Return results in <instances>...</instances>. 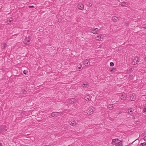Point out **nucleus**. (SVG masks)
Segmentation results:
<instances>
[{
    "label": "nucleus",
    "instance_id": "obj_1",
    "mask_svg": "<svg viewBox=\"0 0 146 146\" xmlns=\"http://www.w3.org/2000/svg\"><path fill=\"white\" fill-rule=\"evenodd\" d=\"M112 144L116 146H122V144L121 141L117 139H113L112 140Z\"/></svg>",
    "mask_w": 146,
    "mask_h": 146
},
{
    "label": "nucleus",
    "instance_id": "obj_2",
    "mask_svg": "<svg viewBox=\"0 0 146 146\" xmlns=\"http://www.w3.org/2000/svg\"><path fill=\"white\" fill-rule=\"evenodd\" d=\"M76 101V100L74 98L68 99L66 100L67 102L70 104H73L75 103Z\"/></svg>",
    "mask_w": 146,
    "mask_h": 146
},
{
    "label": "nucleus",
    "instance_id": "obj_3",
    "mask_svg": "<svg viewBox=\"0 0 146 146\" xmlns=\"http://www.w3.org/2000/svg\"><path fill=\"white\" fill-rule=\"evenodd\" d=\"M31 37L29 36L28 37L26 38L25 39L24 41L25 42V44H26L27 45L29 44H30V42L31 40Z\"/></svg>",
    "mask_w": 146,
    "mask_h": 146
},
{
    "label": "nucleus",
    "instance_id": "obj_4",
    "mask_svg": "<svg viewBox=\"0 0 146 146\" xmlns=\"http://www.w3.org/2000/svg\"><path fill=\"white\" fill-rule=\"evenodd\" d=\"M95 110V109L94 108H93L92 109V108H90L87 110L88 113L90 115L92 114Z\"/></svg>",
    "mask_w": 146,
    "mask_h": 146
},
{
    "label": "nucleus",
    "instance_id": "obj_5",
    "mask_svg": "<svg viewBox=\"0 0 146 146\" xmlns=\"http://www.w3.org/2000/svg\"><path fill=\"white\" fill-rule=\"evenodd\" d=\"M90 59H86L84 61V64L85 66H88L90 64Z\"/></svg>",
    "mask_w": 146,
    "mask_h": 146
},
{
    "label": "nucleus",
    "instance_id": "obj_6",
    "mask_svg": "<svg viewBox=\"0 0 146 146\" xmlns=\"http://www.w3.org/2000/svg\"><path fill=\"white\" fill-rule=\"evenodd\" d=\"M136 98V96L134 94H132L130 96V99L131 101H134Z\"/></svg>",
    "mask_w": 146,
    "mask_h": 146
},
{
    "label": "nucleus",
    "instance_id": "obj_7",
    "mask_svg": "<svg viewBox=\"0 0 146 146\" xmlns=\"http://www.w3.org/2000/svg\"><path fill=\"white\" fill-rule=\"evenodd\" d=\"M126 95L124 94H122L121 97V99L122 100H126Z\"/></svg>",
    "mask_w": 146,
    "mask_h": 146
},
{
    "label": "nucleus",
    "instance_id": "obj_8",
    "mask_svg": "<svg viewBox=\"0 0 146 146\" xmlns=\"http://www.w3.org/2000/svg\"><path fill=\"white\" fill-rule=\"evenodd\" d=\"M99 30L97 28H93L92 31V33L94 34H96L97 33L98 31Z\"/></svg>",
    "mask_w": 146,
    "mask_h": 146
},
{
    "label": "nucleus",
    "instance_id": "obj_9",
    "mask_svg": "<svg viewBox=\"0 0 146 146\" xmlns=\"http://www.w3.org/2000/svg\"><path fill=\"white\" fill-rule=\"evenodd\" d=\"M97 39L98 40H101V39H103L102 35H99L97 36Z\"/></svg>",
    "mask_w": 146,
    "mask_h": 146
},
{
    "label": "nucleus",
    "instance_id": "obj_10",
    "mask_svg": "<svg viewBox=\"0 0 146 146\" xmlns=\"http://www.w3.org/2000/svg\"><path fill=\"white\" fill-rule=\"evenodd\" d=\"M78 8L81 10H82L84 9V5L83 4L79 5Z\"/></svg>",
    "mask_w": 146,
    "mask_h": 146
},
{
    "label": "nucleus",
    "instance_id": "obj_11",
    "mask_svg": "<svg viewBox=\"0 0 146 146\" xmlns=\"http://www.w3.org/2000/svg\"><path fill=\"white\" fill-rule=\"evenodd\" d=\"M112 20L114 22H116L118 21V19L117 17L115 16L112 17Z\"/></svg>",
    "mask_w": 146,
    "mask_h": 146
},
{
    "label": "nucleus",
    "instance_id": "obj_12",
    "mask_svg": "<svg viewBox=\"0 0 146 146\" xmlns=\"http://www.w3.org/2000/svg\"><path fill=\"white\" fill-rule=\"evenodd\" d=\"M58 112H53L51 114V115L53 117H54L55 116H56L58 115Z\"/></svg>",
    "mask_w": 146,
    "mask_h": 146
},
{
    "label": "nucleus",
    "instance_id": "obj_13",
    "mask_svg": "<svg viewBox=\"0 0 146 146\" xmlns=\"http://www.w3.org/2000/svg\"><path fill=\"white\" fill-rule=\"evenodd\" d=\"M77 125V123L75 121H73L70 124V125L74 126H75Z\"/></svg>",
    "mask_w": 146,
    "mask_h": 146
},
{
    "label": "nucleus",
    "instance_id": "obj_14",
    "mask_svg": "<svg viewBox=\"0 0 146 146\" xmlns=\"http://www.w3.org/2000/svg\"><path fill=\"white\" fill-rule=\"evenodd\" d=\"M7 44L6 43H4L3 44L1 45V48L2 49H5L6 46Z\"/></svg>",
    "mask_w": 146,
    "mask_h": 146
},
{
    "label": "nucleus",
    "instance_id": "obj_15",
    "mask_svg": "<svg viewBox=\"0 0 146 146\" xmlns=\"http://www.w3.org/2000/svg\"><path fill=\"white\" fill-rule=\"evenodd\" d=\"M128 4L127 2H123L121 3L120 5L121 6L125 7L126 5H127Z\"/></svg>",
    "mask_w": 146,
    "mask_h": 146
},
{
    "label": "nucleus",
    "instance_id": "obj_16",
    "mask_svg": "<svg viewBox=\"0 0 146 146\" xmlns=\"http://www.w3.org/2000/svg\"><path fill=\"white\" fill-rule=\"evenodd\" d=\"M84 99L87 101H88L90 100V98L89 96L88 95L87 96L85 97Z\"/></svg>",
    "mask_w": 146,
    "mask_h": 146
},
{
    "label": "nucleus",
    "instance_id": "obj_17",
    "mask_svg": "<svg viewBox=\"0 0 146 146\" xmlns=\"http://www.w3.org/2000/svg\"><path fill=\"white\" fill-rule=\"evenodd\" d=\"M134 69V68H131L129 69V70H127V72L128 73H130L132 71H133V69Z\"/></svg>",
    "mask_w": 146,
    "mask_h": 146
},
{
    "label": "nucleus",
    "instance_id": "obj_18",
    "mask_svg": "<svg viewBox=\"0 0 146 146\" xmlns=\"http://www.w3.org/2000/svg\"><path fill=\"white\" fill-rule=\"evenodd\" d=\"M113 104L109 105L108 106V108H109V110L111 109V108L113 107Z\"/></svg>",
    "mask_w": 146,
    "mask_h": 146
},
{
    "label": "nucleus",
    "instance_id": "obj_19",
    "mask_svg": "<svg viewBox=\"0 0 146 146\" xmlns=\"http://www.w3.org/2000/svg\"><path fill=\"white\" fill-rule=\"evenodd\" d=\"M137 56H135L134 57V58L133 60V61L135 63H137Z\"/></svg>",
    "mask_w": 146,
    "mask_h": 146
},
{
    "label": "nucleus",
    "instance_id": "obj_20",
    "mask_svg": "<svg viewBox=\"0 0 146 146\" xmlns=\"http://www.w3.org/2000/svg\"><path fill=\"white\" fill-rule=\"evenodd\" d=\"M84 86H83L84 87H87V86H88L89 85V84L88 83H86V84H83Z\"/></svg>",
    "mask_w": 146,
    "mask_h": 146
},
{
    "label": "nucleus",
    "instance_id": "obj_21",
    "mask_svg": "<svg viewBox=\"0 0 146 146\" xmlns=\"http://www.w3.org/2000/svg\"><path fill=\"white\" fill-rule=\"evenodd\" d=\"M141 60H143L142 59L141 60V59H140V58L139 57H137V63L139 62H141Z\"/></svg>",
    "mask_w": 146,
    "mask_h": 146
},
{
    "label": "nucleus",
    "instance_id": "obj_22",
    "mask_svg": "<svg viewBox=\"0 0 146 146\" xmlns=\"http://www.w3.org/2000/svg\"><path fill=\"white\" fill-rule=\"evenodd\" d=\"M87 5L89 7H90L92 6V4L90 3L89 2L88 3Z\"/></svg>",
    "mask_w": 146,
    "mask_h": 146
},
{
    "label": "nucleus",
    "instance_id": "obj_23",
    "mask_svg": "<svg viewBox=\"0 0 146 146\" xmlns=\"http://www.w3.org/2000/svg\"><path fill=\"white\" fill-rule=\"evenodd\" d=\"M116 70V68H112V69H111L110 70L111 72H114Z\"/></svg>",
    "mask_w": 146,
    "mask_h": 146
},
{
    "label": "nucleus",
    "instance_id": "obj_24",
    "mask_svg": "<svg viewBox=\"0 0 146 146\" xmlns=\"http://www.w3.org/2000/svg\"><path fill=\"white\" fill-rule=\"evenodd\" d=\"M129 78L131 79H132L133 78V76L132 75H130L129 76Z\"/></svg>",
    "mask_w": 146,
    "mask_h": 146
},
{
    "label": "nucleus",
    "instance_id": "obj_25",
    "mask_svg": "<svg viewBox=\"0 0 146 146\" xmlns=\"http://www.w3.org/2000/svg\"><path fill=\"white\" fill-rule=\"evenodd\" d=\"M28 72V71L26 70H24L23 71V73L25 74H26Z\"/></svg>",
    "mask_w": 146,
    "mask_h": 146
},
{
    "label": "nucleus",
    "instance_id": "obj_26",
    "mask_svg": "<svg viewBox=\"0 0 146 146\" xmlns=\"http://www.w3.org/2000/svg\"><path fill=\"white\" fill-rule=\"evenodd\" d=\"M27 93V91L25 90H23V94H25Z\"/></svg>",
    "mask_w": 146,
    "mask_h": 146
},
{
    "label": "nucleus",
    "instance_id": "obj_27",
    "mask_svg": "<svg viewBox=\"0 0 146 146\" xmlns=\"http://www.w3.org/2000/svg\"><path fill=\"white\" fill-rule=\"evenodd\" d=\"M110 65L111 66H113L114 65V64L113 62H111L110 63Z\"/></svg>",
    "mask_w": 146,
    "mask_h": 146
},
{
    "label": "nucleus",
    "instance_id": "obj_28",
    "mask_svg": "<svg viewBox=\"0 0 146 146\" xmlns=\"http://www.w3.org/2000/svg\"><path fill=\"white\" fill-rule=\"evenodd\" d=\"M141 144L143 146H145L146 145V143H141Z\"/></svg>",
    "mask_w": 146,
    "mask_h": 146
},
{
    "label": "nucleus",
    "instance_id": "obj_29",
    "mask_svg": "<svg viewBox=\"0 0 146 146\" xmlns=\"http://www.w3.org/2000/svg\"><path fill=\"white\" fill-rule=\"evenodd\" d=\"M129 112V113L130 114H131L133 113V111L132 110H130V111L129 110L128 111Z\"/></svg>",
    "mask_w": 146,
    "mask_h": 146
},
{
    "label": "nucleus",
    "instance_id": "obj_30",
    "mask_svg": "<svg viewBox=\"0 0 146 146\" xmlns=\"http://www.w3.org/2000/svg\"><path fill=\"white\" fill-rule=\"evenodd\" d=\"M29 7L30 8H33L35 7L33 5H31L29 6Z\"/></svg>",
    "mask_w": 146,
    "mask_h": 146
},
{
    "label": "nucleus",
    "instance_id": "obj_31",
    "mask_svg": "<svg viewBox=\"0 0 146 146\" xmlns=\"http://www.w3.org/2000/svg\"><path fill=\"white\" fill-rule=\"evenodd\" d=\"M137 63H135L133 61L132 62V64L133 65H135L136 64H137Z\"/></svg>",
    "mask_w": 146,
    "mask_h": 146
},
{
    "label": "nucleus",
    "instance_id": "obj_32",
    "mask_svg": "<svg viewBox=\"0 0 146 146\" xmlns=\"http://www.w3.org/2000/svg\"><path fill=\"white\" fill-rule=\"evenodd\" d=\"M12 20H9V23H8L9 24H11V22H12Z\"/></svg>",
    "mask_w": 146,
    "mask_h": 146
},
{
    "label": "nucleus",
    "instance_id": "obj_33",
    "mask_svg": "<svg viewBox=\"0 0 146 146\" xmlns=\"http://www.w3.org/2000/svg\"><path fill=\"white\" fill-rule=\"evenodd\" d=\"M58 21L59 22H61V19H59L58 20Z\"/></svg>",
    "mask_w": 146,
    "mask_h": 146
},
{
    "label": "nucleus",
    "instance_id": "obj_34",
    "mask_svg": "<svg viewBox=\"0 0 146 146\" xmlns=\"http://www.w3.org/2000/svg\"><path fill=\"white\" fill-rule=\"evenodd\" d=\"M143 111H144V112H146V108H144L143 109Z\"/></svg>",
    "mask_w": 146,
    "mask_h": 146
},
{
    "label": "nucleus",
    "instance_id": "obj_35",
    "mask_svg": "<svg viewBox=\"0 0 146 146\" xmlns=\"http://www.w3.org/2000/svg\"><path fill=\"white\" fill-rule=\"evenodd\" d=\"M121 113V112L120 111H118V114H120Z\"/></svg>",
    "mask_w": 146,
    "mask_h": 146
},
{
    "label": "nucleus",
    "instance_id": "obj_36",
    "mask_svg": "<svg viewBox=\"0 0 146 146\" xmlns=\"http://www.w3.org/2000/svg\"><path fill=\"white\" fill-rule=\"evenodd\" d=\"M144 139L145 141H146V136L144 137Z\"/></svg>",
    "mask_w": 146,
    "mask_h": 146
},
{
    "label": "nucleus",
    "instance_id": "obj_37",
    "mask_svg": "<svg viewBox=\"0 0 146 146\" xmlns=\"http://www.w3.org/2000/svg\"><path fill=\"white\" fill-rule=\"evenodd\" d=\"M81 68V67L80 66V67H79L78 68V69L79 70H80Z\"/></svg>",
    "mask_w": 146,
    "mask_h": 146
},
{
    "label": "nucleus",
    "instance_id": "obj_38",
    "mask_svg": "<svg viewBox=\"0 0 146 146\" xmlns=\"http://www.w3.org/2000/svg\"><path fill=\"white\" fill-rule=\"evenodd\" d=\"M132 118L133 119H135V117L134 116H133L132 117Z\"/></svg>",
    "mask_w": 146,
    "mask_h": 146
},
{
    "label": "nucleus",
    "instance_id": "obj_39",
    "mask_svg": "<svg viewBox=\"0 0 146 146\" xmlns=\"http://www.w3.org/2000/svg\"><path fill=\"white\" fill-rule=\"evenodd\" d=\"M144 60L146 61V57L144 58Z\"/></svg>",
    "mask_w": 146,
    "mask_h": 146
},
{
    "label": "nucleus",
    "instance_id": "obj_40",
    "mask_svg": "<svg viewBox=\"0 0 146 146\" xmlns=\"http://www.w3.org/2000/svg\"><path fill=\"white\" fill-rule=\"evenodd\" d=\"M0 146H2V144L0 143Z\"/></svg>",
    "mask_w": 146,
    "mask_h": 146
},
{
    "label": "nucleus",
    "instance_id": "obj_41",
    "mask_svg": "<svg viewBox=\"0 0 146 146\" xmlns=\"http://www.w3.org/2000/svg\"><path fill=\"white\" fill-rule=\"evenodd\" d=\"M3 128H4L5 127V126H3Z\"/></svg>",
    "mask_w": 146,
    "mask_h": 146
},
{
    "label": "nucleus",
    "instance_id": "obj_42",
    "mask_svg": "<svg viewBox=\"0 0 146 146\" xmlns=\"http://www.w3.org/2000/svg\"><path fill=\"white\" fill-rule=\"evenodd\" d=\"M144 28L146 29V27H144Z\"/></svg>",
    "mask_w": 146,
    "mask_h": 146
}]
</instances>
